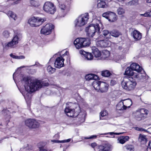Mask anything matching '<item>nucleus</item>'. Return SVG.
I'll return each mask as SVG.
<instances>
[{"mask_svg":"<svg viewBox=\"0 0 151 151\" xmlns=\"http://www.w3.org/2000/svg\"><path fill=\"white\" fill-rule=\"evenodd\" d=\"M19 84L22 83L24 86L25 89L24 91H22L19 89L21 93L24 97L26 101H29L31 99V95L30 92H33L41 88L43 84L40 80H35L34 81L30 79L27 76H24L22 74L19 75L17 77ZM47 85H45V86Z\"/></svg>","mask_w":151,"mask_h":151,"instance_id":"obj_1","label":"nucleus"},{"mask_svg":"<svg viewBox=\"0 0 151 151\" xmlns=\"http://www.w3.org/2000/svg\"><path fill=\"white\" fill-rule=\"evenodd\" d=\"M98 23L96 24H91L86 28L87 35L89 37H93L96 32L99 33L101 29H103V26L100 21H98Z\"/></svg>","mask_w":151,"mask_h":151,"instance_id":"obj_2","label":"nucleus"},{"mask_svg":"<svg viewBox=\"0 0 151 151\" xmlns=\"http://www.w3.org/2000/svg\"><path fill=\"white\" fill-rule=\"evenodd\" d=\"M136 85V81L132 77H129L127 81H123L121 83L122 87L127 91L133 90Z\"/></svg>","mask_w":151,"mask_h":151,"instance_id":"obj_3","label":"nucleus"},{"mask_svg":"<svg viewBox=\"0 0 151 151\" xmlns=\"http://www.w3.org/2000/svg\"><path fill=\"white\" fill-rule=\"evenodd\" d=\"M59 3V7L60 10L59 16L64 17L70 10V5L67 4L65 0H57Z\"/></svg>","mask_w":151,"mask_h":151,"instance_id":"obj_4","label":"nucleus"},{"mask_svg":"<svg viewBox=\"0 0 151 151\" xmlns=\"http://www.w3.org/2000/svg\"><path fill=\"white\" fill-rule=\"evenodd\" d=\"M90 44V39L88 38H78L74 41V44L77 49L89 46Z\"/></svg>","mask_w":151,"mask_h":151,"instance_id":"obj_5","label":"nucleus"},{"mask_svg":"<svg viewBox=\"0 0 151 151\" xmlns=\"http://www.w3.org/2000/svg\"><path fill=\"white\" fill-rule=\"evenodd\" d=\"M89 18L88 13H86L79 16L74 22V24L76 27H79L86 24Z\"/></svg>","mask_w":151,"mask_h":151,"instance_id":"obj_6","label":"nucleus"},{"mask_svg":"<svg viewBox=\"0 0 151 151\" xmlns=\"http://www.w3.org/2000/svg\"><path fill=\"white\" fill-rule=\"evenodd\" d=\"M45 18L33 17L28 20V23L32 27L39 26L46 21Z\"/></svg>","mask_w":151,"mask_h":151,"instance_id":"obj_7","label":"nucleus"},{"mask_svg":"<svg viewBox=\"0 0 151 151\" xmlns=\"http://www.w3.org/2000/svg\"><path fill=\"white\" fill-rule=\"evenodd\" d=\"M80 107L78 106L75 109L70 108V107L67 106L65 109V112L67 116L70 117H74L78 116L80 118V115L79 113L80 112Z\"/></svg>","mask_w":151,"mask_h":151,"instance_id":"obj_8","label":"nucleus"},{"mask_svg":"<svg viewBox=\"0 0 151 151\" xmlns=\"http://www.w3.org/2000/svg\"><path fill=\"white\" fill-rule=\"evenodd\" d=\"M21 37V35L20 34H14L12 40L6 43V46L11 48H14L19 43V41L20 40Z\"/></svg>","mask_w":151,"mask_h":151,"instance_id":"obj_9","label":"nucleus"},{"mask_svg":"<svg viewBox=\"0 0 151 151\" xmlns=\"http://www.w3.org/2000/svg\"><path fill=\"white\" fill-rule=\"evenodd\" d=\"M43 9L46 12L51 14H54L56 10L54 4L50 1H47L44 4Z\"/></svg>","mask_w":151,"mask_h":151,"instance_id":"obj_10","label":"nucleus"},{"mask_svg":"<svg viewBox=\"0 0 151 151\" xmlns=\"http://www.w3.org/2000/svg\"><path fill=\"white\" fill-rule=\"evenodd\" d=\"M69 54L68 52L66 51L65 53L60 57H58L55 60L54 63L55 67L57 68H60L64 66V59L63 57L65 56H67Z\"/></svg>","mask_w":151,"mask_h":151,"instance_id":"obj_11","label":"nucleus"},{"mask_svg":"<svg viewBox=\"0 0 151 151\" xmlns=\"http://www.w3.org/2000/svg\"><path fill=\"white\" fill-rule=\"evenodd\" d=\"M25 123L27 126L32 128H38L40 126V123L37 120L32 119L26 120Z\"/></svg>","mask_w":151,"mask_h":151,"instance_id":"obj_12","label":"nucleus"},{"mask_svg":"<svg viewBox=\"0 0 151 151\" xmlns=\"http://www.w3.org/2000/svg\"><path fill=\"white\" fill-rule=\"evenodd\" d=\"M54 27V26L51 24H47L41 29V33L45 35L49 34Z\"/></svg>","mask_w":151,"mask_h":151,"instance_id":"obj_13","label":"nucleus"},{"mask_svg":"<svg viewBox=\"0 0 151 151\" xmlns=\"http://www.w3.org/2000/svg\"><path fill=\"white\" fill-rule=\"evenodd\" d=\"M96 45L98 47H105L110 46L111 45V42L107 40H100L96 42Z\"/></svg>","mask_w":151,"mask_h":151,"instance_id":"obj_14","label":"nucleus"},{"mask_svg":"<svg viewBox=\"0 0 151 151\" xmlns=\"http://www.w3.org/2000/svg\"><path fill=\"white\" fill-rule=\"evenodd\" d=\"M137 73H135L134 75V77L138 79L142 80V81H144L147 78V76H146V74L144 73V72H137Z\"/></svg>","mask_w":151,"mask_h":151,"instance_id":"obj_15","label":"nucleus"},{"mask_svg":"<svg viewBox=\"0 0 151 151\" xmlns=\"http://www.w3.org/2000/svg\"><path fill=\"white\" fill-rule=\"evenodd\" d=\"M131 36L135 41L139 40L142 37V34L138 31L134 30L131 33Z\"/></svg>","mask_w":151,"mask_h":151,"instance_id":"obj_16","label":"nucleus"},{"mask_svg":"<svg viewBox=\"0 0 151 151\" xmlns=\"http://www.w3.org/2000/svg\"><path fill=\"white\" fill-rule=\"evenodd\" d=\"M129 67L133 70H135L137 72L142 71L144 72V70L142 67H140L139 65L136 63H132L130 65Z\"/></svg>","mask_w":151,"mask_h":151,"instance_id":"obj_17","label":"nucleus"},{"mask_svg":"<svg viewBox=\"0 0 151 151\" xmlns=\"http://www.w3.org/2000/svg\"><path fill=\"white\" fill-rule=\"evenodd\" d=\"M109 85L106 83L101 82L100 84V90H99V92L101 93L106 92L107 91L108 89Z\"/></svg>","mask_w":151,"mask_h":151,"instance_id":"obj_18","label":"nucleus"},{"mask_svg":"<svg viewBox=\"0 0 151 151\" xmlns=\"http://www.w3.org/2000/svg\"><path fill=\"white\" fill-rule=\"evenodd\" d=\"M137 111L138 114H141L140 115V117H137V119L138 120H141L142 119L144 118V114H147L148 113V111L147 110L145 109H141Z\"/></svg>","mask_w":151,"mask_h":151,"instance_id":"obj_19","label":"nucleus"},{"mask_svg":"<svg viewBox=\"0 0 151 151\" xmlns=\"http://www.w3.org/2000/svg\"><path fill=\"white\" fill-rule=\"evenodd\" d=\"M124 104V109H126L127 108H129L132 104V101L129 99L125 100H122Z\"/></svg>","mask_w":151,"mask_h":151,"instance_id":"obj_20","label":"nucleus"},{"mask_svg":"<svg viewBox=\"0 0 151 151\" xmlns=\"http://www.w3.org/2000/svg\"><path fill=\"white\" fill-rule=\"evenodd\" d=\"M108 20L111 22H114L117 19V16L116 14L112 12H110L109 15Z\"/></svg>","mask_w":151,"mask_h":151,"instance_id":"obj_21","label":"nucleus"},{"mask_svg":"<svg viewBox=\"0 0 151 151\" xmlns=\"http://www.w3.org/2000/svg\"><path fill=\"white\" fill-rule=\"evenodd\" d=\"M129 139L128 136H121L119 137L117 139L118 142L122 144H124L128 141Z\"/></svg>","mask_w":151,"mask_h":151,"instance_id":"obj_22","label":"nucleus"},{"mask_svg":"<svg viewBox=\"0 0 151 151\" xmlns=\"http://www.w3.org/2000/svg\"><path fill=\"white\" fill-rule=\"evenodd\" d=\"M98 76L93 74H89L87 75L85 77L86 79L87 80H96L98 78Z\"/></svg>","mask_w":151,"mask_h":151,"instance_id":"obj_23","label":"nucleus"},{"mask_svg":"<svg viewBox=\"0 0 151 151\" xmlns=\"http://www.w3.org/2000/svg\"><path fill=\"white\" fill-rule=\"evenodd\" d=\"M101 82L100 81H94L92 85L94 89L97 91L99 92V90H100V84Z\"/></svg>","mask_w":151,"mask_h":151,"instance_id":"obj_24","label":"nucleus"},{"mask_svg":"<svg viewBox=\"0 0 151 151\" xmlns=\"http://www.w3.org/2000/svg\"><path fill=\"white\" fill-rule=\"evenodd\" d=\"M133 71L129 67H128L126 69L124 75L128 76H134V73Z\"/></svg>","mask_w":151,"mask_h":151,"instance_id":"obj_25","label":"nucleus"},{"mask_svg":"<svg viewBox=\"0 0 151 151\" xmlns=\"http://www.w3.org/2000/svg\"><path fill=\"white\" fill-rule=\"evenodd\" d=\"M92 50L94 57L99 58L101 56V53L97 48L94 47L92 48Z\"/></svg>","mask_w":151,"mask_h":151,"instance_id":"obj_26","label":"nucleus"},{"mask_svg":"<svg viewBox=\"0 0 151 151\" xmlns=\"http://www.w3.org/2000/svg\"><path fill=\"white\" fill-rule=\"evenodd\" d=\"M99 148L103 151H110L111 149V145L108 144L105 145L104 146H99Z\"/></svg>","mask_w":151,"mask_h":151,"instance_id":"obj_27","label":"nucleus"},{"mask_svg":"<svg viewBox=\"0 0 151 151\" xmlns=\"http://www.w3.org/2000/svg\"><path fill=\"white\" fill-rule=\"evenodd\" d=\"M29 3L32 6L37 7L40 5V3L38 0H30Z\"/></svg>","mask_w":151,"mask_h":151,"instance_id":"obj_28","label":"nucleus"},{"mask_svg":"<svg viewBox=\"0 0 151 151\" xmlns=\"http://www.w3.org/2000/svg\"><path fill=\"white\" fill-rule=\"evenodd\" d=\"M139 141L141 142L142 144H144L146 142V136L141 134H140L139 137Z\"/></svg>","mask_w":151,"mask_h":151,"instance_id":"obj_29","label":"nucleus"},{"mask_svg":"<svg viewBox=\"0 0 151 151\" xmlns=\"http://www.w3.org/2000/svg\"><path fill=\"white\" fill-rule=\"evenodd\" d=\"M47 71L49 74H51L55 71L56 69L52 67L51 65H49L47 67Z\"/></svg>","mask_w":151,"mask_h":151,"instance_id":"obj_30","label":"nucleus"},{"mask_svg":"<svg viewBox=\"0 0 151 151\" xmlns=\"http://www.w3.org/2000/svg\"><path fill=\"white\" fill-rule=\"evenodd\" d=\"M126 151H134V147L132 145H127L124 146Z\"/></svg>","mask_w":151,"mask_h":151,"instance_id":"obj_31","label":"nucleus"},{"mask_svg":"<svg viewBox=\"0 0 151 151\" xmlns=\"http://www.w3.org/2000/svg\"><path fill=\"white\" fill-rule=\"evenodd\" d=\"M124 105L122 100L117 105L116 108L117 110H120L124 109Z\"/></svg>","mask_w":151,"mask_h":151,"instance_id":"obj_32","label":"nucleus"},{"mask_svg":"<svg viewBox=\"0 0 151 151\" xmlns=\"http://www.w3.org/2000/svg\"><path fill=\"white\" fill-rule=\"evenodd\" d=\"M110 34L112 36L118 37L120 35V33L117 30H113L111 32Z\"/></svg>","mask_w":151,"mask_h":151,"instance_id":"obj_33","label":"nucleus"},{"mask_svg":"<svg viewBox=\"0 0 151 151\" xmlns=\"http://www.w3.org/2000/svg\"><path fill=\"white\" fill-rule=\"evenodd\" d=\"M102 53V57L104 59L108 58L110 55L109 52L107 50H103Z\"/></svg>","mask_w":151,"mask_h":151,"instance_id":"obj_34","label":"nucleus"},{"mask_svg":"<svg viewBox=\"0 0 151 151\" xmlns=\"http://www.w3.org/2000/svg\"><path fill=\"white\" fill-rule=\"evenodd\" d=\"M84 57L88 60H91L93 58V56L91 53L87 52Z\"/></svg>","mask_w":151,"mask_h":151,"instance_id":"obj_35","label":"nucleus"},{"mask_svg":"<svg viewBox=\"0 0 151 151\" xmlns=\"http://www.w3.org/2000/svg\"><path fill=\"white\" fill-rule=\"evenodd\" d=\"M86 114L85 112H84L82 114V116L80 117V119L79 120V122L78 125H80L82 123L84 122L85 121V116Z\"/></svg>","mask_w":151,"mask_h":151,"instance_id":"obj_36","label":"nucleus"},{"mask_svg":"<svg viewBox=\"0 0 151 151\" xmlns=\"http://www.w3.org/2000/svg\"><path fill=\"white\" fill-rule=\"evenodd\" d=\"M106 4L104 1H101L97 4V6L98 8H104L105 7Z\"/></svg>","mask_w":151,"mask_h":151,"instance_id":"obj_37","label":"nucleus"},{"mask_svg":"<svg viewBox=\"0 0 151 151\" xmlns=\"http://www.w3.org/2000/svg\"><path fill=\"white\" fill-rule=\"evenodd\" d=\"M117 13L119 15L124 14L125 13V10L122 7H119L117 10Z\"/></svg>","mask_w":151,"mask_h":151,"instance_id":"obj_38","label":"nucleus"},{"mask_svg":"<svg viewBox=\"0 0 151 151\" xmlns=\"http://www.w3.org/2000/svg\"><path fill=\"white\" fill-rule=\"evenodd\" d=\"M102 76L105 77H108L111 74V73L108 70H105L102 72Z\"/></svg>","mask_w":151,"mask_h":151,"instance_id":"obj_39","label":"nucleus"},{"mask_svg":"<svg viewBox=\"0 0 151 151\" xmlns=\"http://www.w3.org/2000/svg\"><path fill=\"white\" fill-rule=\"evenodd\" d=\"M123 133H116V132H108V133H103V134H101L100 135H106L107 134H109L111 135H119Z\"/></svg>","mask_w":151,"mask_h":151,"instance_id":"obj_40","label":"nucleus"},{"mask_svg":"<svg viewBox=\"0 0 151 151\" xmlns=\"http://www.w3.org/2000/svg\"><path fill=\"white\" fill-rule=\"evenodd\" d=\"M117 49L121 51L123 53H126L127 51V49L126 48H124L121 46H119Z\"/></svg>","mask_w":151,"mask_h":151,"instance_id":"obj_41","label":"nucleus"},{"mask_svg":"<svg viewBox=\"0 0 151 151\" xmlns=\"http://www.w3.org/2000/svg\"><path fill=\"white\" fill-rule=\"evenodd\" d=\"M102 34L106 38H109V36H110V34L109 31L107 30H104L102 32Z\"/></svg>","mask_w":151,"mask_h":151,"instance_id":"obj_42","label":"nucleus"},{"mask_svg":"<svg viewBox=\"0 0 151 151\" xmlns=\"http://www.w3.org/2000/svg\"><path fill=\"white\" fill-rule=\"evenodd\" d=\"M138 0H132L129 3V4L130 5H136L138 3Z\"/></svg>","mask_w":151,"mask_h":151,"instance_id":"obj_43","label":"nucleus"},{"mask_svg":"<svg viewBox=\"0 0 151 151\" xmlns=\"http://www.w3.org/2000/svg\"><path fill=\"white\" fill-rule=\"evenodd\" d=\"M134 129L135 130L141 131V132H147V130L145 129H144L140 128L138 127H134Z\"/></svg>","mask_w":151,"mask_h":151,"instance_id":"obj_44","label":"nucleus"},{"mask_svg":"<svg viewBox=\"0 0 151 151\" xmlns=\"http://www.w3.org/2000/svg\"><path fill=\"white\" fill-rule=\"evenodd\" d=\"M108 114V112L106 110L101 111L100 113V116L103 117L106 116Z\"/></svg>","mask_w":151,"mask_h":151,"instance_id":"obj_45","label":"nucleus"},{"mask_svg":"<svg viewBox=\"0 0 151 151\" xmlns=\"http://www.w3.org/2000/svg\"><path fill=\"white\" fill-rule=\"evenodd\" d=\"M6 14L9 18H10L12 16H15V13L10 11H9Z\"/></svg>","mask_w":151,"mask_h":151,"instance_id":"obj_46","label":"nucleus"},{"mask_svg":"<svg viewBox=\"0 0 151 151\" xmlns=\"http://www.w3.org/2000/svg\"><path fill=\"white\" fill-rule=\"evenodd\" d=\"M110 12H108L105 13H104L102 14V16L107 19H108L109 18V15L110 14Z\"/></svg>","mask_w":151,"mask_h":151,"instance_id":"obj_47","label":"nucleus"},{"mask_svg":"<svg viewBox=\"0 0 151 151\" xmlns=\"http://www.w3.org/2000/svg\"><path fill=\"white\" fill-rule=\"evenodd\" d=\"M98 136L96 135H93L89 136V137H85L84 138L85 139H95Z\"/></svg>","mask_w":151,"mask_h":151,"instance_id":"obj_48","label":"nucleus"},{"mask_svg":"<svg viewBox=\"0 0 151 151\" xmlns=\"http://www.w3.org/2000/svg\"><path fill=\"white\" fill-rule=\"evenodd\" d=\"M9 33L7 31H5L3 32V35L6 37H8L9 36Z\"/></svg>","mask_w":151,"mask_h":151,"instance_id":"obj_49","label":"nucleus"},{"mask_svg":"<svg viewBox=\"0 0 151 151\" xmlns=\"http://www.w3.org/2000/svg\"><path fill=\"white\" fill-rule=\"evenodd\" d=\"M37 44L39 46L43 47L44 45V42L43 40H41L39 42H37Z\"/></svg>","mask_w":151,"mask_h":151,"instance_id":"obj_50","label":"nucleus"},{"mask_svg":"<svg viewBox=\"0 0 151 151\" xmlns=\"http://www.w3.org/2000/svg\"><path fill=\"white\" fill-rule=\"evenodd\" d=\"M25 57L24 55L17 56L16 55V59H24Z\"/></svg>","mask_w":151,"mask_h":151,"instance_id":"obj_51","label":"nucleus"},{"mask_svg":"<svg viewBox=\"0 0 151 151\" xmlns=\"http://www.w3.org/2000/svg\"><path fill=\"white\" fill-rule=\"evenodd\" d=\"M86 52L84 51L83 50H81L80 51V53L81 55H83L84 56L86 54Z\"/></svg>","mask_w":151,"mask_h":151,"instance_id":"obj_52","label":"nucleus"},{"mask_svg":"<svg viewBox=\"0 0 151 151\" xmlns=\"http://www.w3.org/2000/svg\"><path fill=\"white\" fill-rule=\"evenodd\" d=\"M70 139H67L64 140H63L60 141V143H64L66 142H69L70 141Z\"/></svg>","mask_w":151,"mask_h":151,"instance_id":"obj_53","label":"nucleus"},{"mask_svg":"<svg viewBox=\"0 0 151 151\" xmlns=\"http://www.w3.org/2000/svg\"><path fill=\"white\" fill-rule=\"evenodd\" d=\"M116 83V81L114 80H111L110 82V84L111 86H114Z\"/></svg>","mask_w":151,"mask_h":151,"instance_id":"obj_54","label":"nucleus"},{"mask_svg":"<svg viewBox=\"0 0 151 151\" xmlns=\"http://www.w3.org/2000/svg\"><path fill=\"white\" fill-rule=\"evenodd\" d=\"M147 17H151V11H148L146 12Z\"/></svg>","mask_w":151,"mask_h":151,"instance_id":"obj_55","label":"nucleus"},{"mask_svg":"<svg viewBox=\"0 0 151 151\" xmlns=\"http://www.w3.org/2000/svg\"><path fill=\"white\" fill-rule=\"evenodd\" d=\"M141 115V114H138L137 111V112H136V115L135 116L136 119L138 121H140L141 120H138L137 119V118H138L137 117H140L141 116H140Z\"/></svg>","mask_w":151,"mask_h":151,"instance_id":"obj_56","label":"nucleus"},{"mask_svg":"<svg viewBox=\"0 0 151 151\" xmlns=\"http://www.w3.org/2000/svg\"><path fill=\"white\" fill-rule=\"evenodd\" d=\"M99 147V146H97L96 147H95V148H94V150L95 151H99L101 150H102V149H100Z\"/></svg>","mask_w":151,"mask_h":151,"instance_id":"obj_57","label":"nucleus"},{"mask_svg":"<svg viewBox=\"0 0 151 151\" xmlns=\"http://www.w3.org/2000/svg\"><path fill=\"white\" fill-rule=\"evenodd\" d=\"M91 146L92 147L94 148H95V147L97 146L96 144L95 143H93L91 144Z\"/></svg>","mask_w":151,"mask_h":151,"instance_id":"obj_58","label":"nucleus"},{"mask_svg":"<svg viewBox=\"0 0 151 151\" xmlns=\"http://www.w3.org/2000/svg\"><path fill=\"white\" fill-rule=\"evenodd\" d=\"M10 57H11L12 58H13L14 59H16V55H14L12 53L10 54Z\"/></svg>","mask_w":151,"mask_h":151,"instance_id":"obj_59","label":"nucleus"},{"mask_svg":"<svg viewBox=\"0 0 151 151\" xmlns=\"http://www.w3.org/2000/svg\"><path fill=\"white\" fill-rule=\"evenodd\" d=\"M10 18L13 19L14 21H15L17 19V17L16 14H15V16H12Z\"/></svg>","mask_w":151,"mask_h":151,"instance_id":"obj_60","label":"nucleus"},{"mask_svg":"<svg viewBox=\"0 0 151 151\" xmlns=\"http://www.w3.org/2000/svg\"><path fill=\"white\" fill-rule=\"evenodd\" d=\"M51 141L52 142H53V143H60V140H51Z\"/></svg>","mask_w":151,"mask_h":151,"instance_id":"obj_61","label":"nucleus"},{"mask_svg":"<svg viewBox=\"0 0 151 151\" xmlns=\"http://www.w3.org/2000/svg\"><path fill=\"white\" fill-rule=\"evenodd\" d=\"M146 12L144 14H140L139 15L140 16H144V17H147Z\"/></svg>","mask_w":151,"mask_h":151,"instance_id":"obj_62","label":"nucleus"},{"mask_svg":"<svg viewBox=\"0 0 151 151\" xmlns=\"http://www.w3.org/2000/svg\"><path fill=\"white\" fill-rule=\"evenodd\" d=\"M16 73H16L15 72L13 74V78L15 83H16V79H15V76L16 75Z\"/></svg>","mask_w":151,"mask_h":151,"instance_id":"obj_63","label":"nucleus"},{"mask_svg":"<svg viewBox=\"0 0 151 151\" xmlns=\"http://www.w3.org/2000/svg\"><path fill=\"white\" fill-rule=\"evenodd\" d=\"M148 148H150L151 149V141H150L149 142Z\"/></svg>","mask_w":151,"mask_h":151,"instance_id":"obj_64","label":"nucleus"}]
</instances>
